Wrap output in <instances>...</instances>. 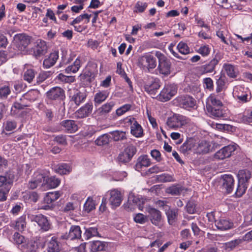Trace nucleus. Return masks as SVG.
Instances as JSON below:
<instances>
[{
	"mask_svg": "<svg viewBox=\"0 0 252 252\" xmlns=\"http://www.w3.org/2000/svg\"><path fill=\"white\" fill-rule=\"evenodd\" d=\"M27 96L31 100L34 101L39 96V92L37 90H32L28 92Z\"/></svg>",
	"mask_w": 252,
	"mask_h": 252,
	"instance_id": "60",
	"label": "nucleus"
},
{
	"mask_svg": "<svg viewBox=\"0 0 252 252\" xmlns=\"http://www.w3.org/2000/svg\"><path fill=\"white\" fill-rule=\"evenodd\" d=\"M81 61L78 58H77L73 63L68 65L65 69V72L66 73H75L77 72L81 67Z\"/></svg>",
	"mask_w": 252,
	"mask_h": 252,
	"instance_id": "34",
	"label": "nucleus"
},
{
	"mask_svg": "<svg viewBox=\"0 0 252 252\" xmlns=\"http://www.w3.org/2000/svg\"><path fill=\"white\" fill-rule=\"evenodd\" d=\"M60 243L57 237L53 236L48 243L47 252H61Z\"/></svg>",
	"mask_w": 252,
	"mask_h": 252,
	"instance_id": "29",
	"label": "nucleus"
},
{
	"mask_svg": "<svg viewBox=\"0 0 252 252\" xmlns=\"http://www.w3.org/2000/svg\"><path fill=\"white\" fill-rule=\"evenodd\" d=\"M226 83V78L224 75H221L216 81V91L219 93L225 89Z\"/></svg>",
	"mask_w": 252,
	"mask_h": 252,
	"instance_id": "45",
	"label": "nucleus"
},
{
	"mask_svg": "<svg viewBox=\"0 0 252 252\" xmlns=\"http://www.w3.org/2000/svg\"><path fill=\"white\" fill-rule=\"evenodd\" d=\"M160 87V81L158 79L155 78L144 86V90L153 97L157 94Z\"/></svg>",
	"mask_w": 252,
	"mask_h": 252,
	"instance_id": "10",
	"label": "nucleus"
},
{
	"mask_svg": "<svg viewBox=\"0 0 252 252\" xmlns=\"http://www.w3.org/2000/svg\"><path fill=\"white\" fill-rule=\"evenodd\" d=\"M107 246V244L105 242L94 241L91 244V251L96 252L105 250Z\"/></svg>",
	"mask_w": 252,
	"mask_h": 252,
	"instance_id": "35",
	"label": "nucleus"
},
{
	"mask_svg": "<svg viewBox=\"0 0 252 252\" xmlns=\"http://www.w3.org/2000/svg\"><path fill=\"white\" fill-rule=\"evenodd\" d=\"M220 183L222 189H224L228 193L232 192L234 188V179L231 175H221Z\"/></svg>",
	"mask_w": 252,
	"mask_h": 252,
	"instance_id": "7",
	"label": "nucleus"
},
{
	"mask_svg": "<svg viewBox=\"0 0 252 252\" xmlns=\"http://www.w3.org/2000/svg\"><path fill=\"white\" fill-rule=\"evenodd\" d=\"M218 62L216 59H213L209 63L197 67L196 68V71L199 75L211 73L214 70Z\"/></svg>",
	"mask_w": 252,
	"mask_h": 252,
	"instance_id": "13",
	"label": "nucleus"
},
{
	"mask_svg": "<svg viewBox=\"0 0 252 252\" xmlns=\"http://www.w3.org/2000/svg\"><path fill=\"white\" fill-rule=\"evenodd\" d=\"M61 183L59 179L55 176H52L50 178L46 177V184L50 188H55L59 186Z\"/></svg>",
	"mask_w": 252,
	"mask_h": 252,
	"instance_id": "49",
	"label": "nucleus"
},
{
	"mask_svg": "<svg viewBox=\"0 0 252 252\" xmlns=\"http://www.w3.org/2000/svg\"><path fill=\"white\" fill-rule=\"evenodd\" d=\"M109 137L108 134H104L99 136L95 141V144L98 146H103L109 143Z\"/></svg>",
	"mask_w": 252,
	"mask_h": 252,
	"instance_id": "56",
	"label": "nucleus"
},
{
	"mask_svg": "<svg viewBox=\"0 0 252 252\" xmlns=\"http://www.w3.org/2000/svg\"><path fill=\"white\" fill-rule=\"evenodd\" d=\"M62 237L63 239L71 240L79 239L81 237L80 227L77 225H72L69 229V232L65 233Z\"/></svg>",
	"mask_w": 252,
	"mask_h": 252,
	"instance_id": "18",
	"label": "nucleus"
},
{
	"mask_svg": "<svg viewBox=\"0 0 252 252\" xmlns=\"http://www.w3.org/2000/svg\"><path fill=\"white\" fill-rule=\"evenodd\" d=\"M142 60H144L147 62V64L146 67L153 69L155 68L157 65L156 58L150 54H146L144 55Z\"/></svg>",
	"mask_w": 252,
	"mask_h": 252,
	"instance_id": "40",
	"label": "nucleus"
},
{
	"mask_svg": "<svg viewBox=\"0 0 252 252\" xmlns=\"http://www.w3.org/2000/svg\"><path fill=\"white\" fill-rule=\"evenodd\" d=\"M12 183L10 179H7L5 176H0V187H3V190L9 191Z\"/></svg>",
	"mask_w": 252,
	"mask_h": 252,
	"instance_id": "47",
	"label": "nucleus"
},
{
	"mask_svg": "<svg viewBox=\"0 0 252 252\" xmlns=\"http://www.w3.org/2000/svg\"><path fill=\"white\" fill-rule=\"evenodd\" d=\"M189 122V120L186 116L179 114H174L167 119L166 124L169 128L175 129L181 127Z\"/></svg>",
	"mask_w": 252,
	"mask_h": 252,
	"instance_id": "4",
	"label": "nucleus"
},
{
	"mask_svg": "<svg viewBox=\"0 0 252 252\" xmlns=\"http://www.w3.org/2000/svg\"><path fill=\"white\" fill-rule=\"evenodd\" d=\"M11 94L10 87L9 84L0 87V99H5Z\"/></svg>",
	"mask_w": 252,
	"mask_h": 252,
	"instance_id": "48",
	"label": "nucleus"
},
{
	"mask_svg": "<svg viewBox=\"0 0 252 252\" xmlns=\"http://www.w3.org/2000/svg\"><path fill=\"white\" fill-rule=\"evenodd\" d=\"M147 211L149 213L148 217L151 222L155 225L158 226L161 220V212L154 208L149 207Z\"/></svg>",
	"mask_w": 252,
	"mask_h": 252,
	"instance_id": "15",
	"label": "nucleus"
},
{
	"mask_svg": "<svg viewBox=\"0 0 252 252\" xmlns=\"http://www.w3.org/2000/svg\"><path fill=\"white\" fill-rule=\"evenodd\" d=\"M194 142L192 139L187 140L180 147V151L183 154L188 153L189 151L194 149Z\"/></svg>",
	"mask_w": 252,
	"mask_h": 252,
	"instance_id": "39",
	"label": "nucleus"
},
{
	"mask_svg": "<svg viewBox=\"0 0 252 252\" xmlns=\"http://www.w3.org/2000/svg\"><path fill=\"white\" fill-rule=\"evenodd\" d=\"M96 72L92 68H87L80 75L81 80L87 82H92L95 77Z\"/></svg>",
	"mask_w": 252,
	"mask_h": 252,
	"instance_id": "24",
	"label": "nucleus"
},
{
	"mask_svg": "<svg viewBox=\"0 0 252 252\" xmlns=\"http://www.w3.org/2000/svg\"><path fill=\"white\" fill-rule=\"evenodd\" d=\"M183 189L179 185H174L168 188L166 192L173 195H180Z\"/></svg>",
	"mask_w": 252,
	"mask_h": 252,
	"instance_id": "54",
	"label": "nucleus"
},
{
	"mask_svg": "<svg viewBox=\"0 0 252 252\" xmlns=\"http://www.w3.org/2000/svg\"><path fill=\"white\" fill-rule=\"evenodd\" d=\"M28 219L31 222L36 223L41 231H47L51 229V224L47 218L41 214L28 213Z\"/></svg>",
	"mask_w": 252,
	"mask_h": 252,
	"instance_id": "3",
	"label": "nucleus"
},
{
	"mask_svg": "<svg viewBox=\"0 0 252 252\" xmlns=\"http://www.w3.org/2000/svg\"><path fill=\"white\" fill-rule=\"evenodd\" d=\"M112 138L115 141L126 139V132L123 131L115 130L110 132Z\"/></svg>",
	"mask_w": 252,
	"mask_h": 252,
	"instance_id": "44",
	"label": "nucleus"
},
{
	"mask_svg": "<svg viewBox=\"0 0 252 252\" xmlns=\"http://www.w3.org/2000/svg\"><path fill=\"white\" fill-rule=\"evenodd\" d=\"M46 175L42 172H36L34 173L32 178L40 185H45Z\"/></svg>",
	"mask_w": 252,
	"mask_h": 252,
	"instance_id": "41",
	"label": "nucleus"
},
{
	"mask_svg": "<svg viewBox=\"0 0 252 252\" xmlns=\"http://www.w3.org/2000/svg\"><path fill=\"white\" fill-rule=\"evenodd\" d=\"M61 125L64 128V130L68 133L75 132L78 130V126L73 120H64L62 122Z\"/></svg>",
	"mask_w": 252,
	"mask_h": 252,
	"instance_id": "27",
	"label": "nucleus"
},
{
	"mask_svg": "<svg viewBox=\"0 0 252 252\" xmlns=\"http://www.w3.org/2000/svg\"><path fill=\"white\" fill-rule=\"evenodd\" d=\"M56 79L63 83H70L75 81V77L73 76H66L60 73L56 78Z\"/></svg>",
	"mask_w": 252,
	"mask_h": 252,
	"instance_id": "55",
	"label": "nucleus"
},
{
	"mask_svg": "<svg viewBox=\"0 0 252 252\" xmlns=\"http://www.w3.org/2000/svg\"><path fill=\"white\" fill-rule=\"evenodd\" d=\"M53 73L51 71H41L37 77H36V82L37 84H40L44 81L49 78Z\"/></svg>",
	"mask_w": 252,
	"mask_h": 252,
	"instance_id": "50",
	"label": "nucleus"
},
{
	"mask_svg": "<svg viewBox=\"0 0 252 252\" xmlns=\"http://www.w3.org/2000/svg\"><path fill=\"white\" fill-rule=\"evenodd\" d=\"M236 144L229 145L221 148L214 155V158L218 159H223L230 157L232 153L236 150Z\"/></svg>",
	"mask_w": 252,
	"mask_h": 252,
	"instance_id": "8",
	"label": "nucleus"
},
{
	"mask_svg": "<svg viewBox=\"0 0 252 252\" xmlns=\"http://www.w3.org/2000/svg\"><path fill=\"white\" fill-rule=\"evenodd\" d=\"M237 177L238 182L235 194L237 197H241L248 188V183L252 177V174L249 170H241L238 173Z\"/></svg>",
	"mask_w": 252,
	"mask_h": 252,
	"instance_id": "1",
	"label": "nucleus"
},
{
	"mask_svg": "<svg viewBox=\"0 0 252 252\" xmlns=\"http://www.w3.org/2000/svg\"><path fill=\"white\" fill-rule=\"evenodd\" d=\"M130 133L135 137H142L143 133V129L141 125L137 122L133 124L130 126Z\"/></svg>",
	"mask_w": 252,
	"mask_h": 252,
	"instance_id": "31",
	"label": "nucleus"
},
{
	"mask_svg": "<svg viewBox=\"0 0 252 252\" xmlns=\"http://www.w3.org/2000/svg\"><path fill=\"white\" fill-rule=\"evenodd\" d=\"M156 179L160 183L172 182L175 181L173 175L166 173L157 175Z\"/></svg>",
	"mask_w": 252,
	"mask_h": 252,
	"instance_id": "43",
	"label": "nucleus"
},
{
	"mask_svg": "<svg viewBox=\"0 0 252 252\" xmlns=\"http://www.w3.org/2000/svg\"><path fill=\"white\" fill-rule=\"evenodd\" d=\"M206 109L210 115L215 118H221L224 116V113L221 107H212L206 106Z\"/></svg>",
	"mask_w": 252,
	"mask_h": 252,
	"instance_id": "33",
	"label": "nucleus"
},
{
	"mask_svg": "<svg viewBox=\"0 0 252 252\" xmlns=\"http://www.w3.org/2000/svg\"><path fill=\"white\" fill-rule=\"evenodd\" d=\"M116 105V102L114 100L107 101L102 105L98 109L99 113L103 115L109 113Z\"/></svg>",
	"mask_w": 252,
	"mask_h": 252,
	"instance_id": "30",
	"label": "nucleus"
},
{
	"mask_svg": "<svg viewBox=\"0 0 252 252\" xmlns=\"http://www.w3.org/2000/svg\"><path fill=\"white\" fill-rule=\"evenodd\" d=\"M210 149V145L205 140L200 141L194 145V152L197 154H206L209 152Z\"/></svg>",
	"mask_w": 252,
	"mask_h": 252,
	"instance_id": "23",
	"label": "nucleus"
},
{
	"mask_svg": "<svg viewBox=\"0 0 252 252\" xmlns=\"http://www.w3.org/2000/svg\"><path fill=\"white\" fill-rule=\"evenodd\" d=\"M151 162L148 156L146 155L140 156L138 158L135 165V169L140 171L143 167H147L151 165Z\"/></svg>",
	"mask_w": 252,
	"mask_h": 252,
	"instance_id": "22",
	"label": "nucleus"
},
{
	"mask_svg": "<svg viewBox=\"0 0 252 252\" xmlns=\"http://www.w3.org/2000/svg\"><path fill=\"white\" fill-rule=\"evenodd\" d=\"M131 107V106L130 104H125L116 110V114L118 116H121L124 114L126 112L129 111Z\"/></svg>",
	"mask_w": 252,
	"mask_h": 252,
	"instance_id": "59",
	"label": "nucleus"
},
{
	"mask_svg": "<svg viewBox=\"0 0 252 252\" xmlns=\"http://www.w3.org/2000/svg\"><path fill=\"white\" fill-rule=\"evenodd\" d=\"M179 101L180 106L186 109L194 107L196 104L195 99L190 96H181Z\"/></svg>",
	"mask_w": 252,
	"mask_h": 252,
	"instance_id": "21",
	"label": "nucleus"
},
{
	"mask_svg": "<svg viewBox=\"0 0 252 252\" xmlns=\"http://www.w3.org/2000/svg\"><path fill=\"white\" fill-rule=\"evenodd\" d=\"M177 48L179 52L182 54L187 55L189 53V48L188 45L183 41L179 42Z\"/></svg>",
	"mask_w": 252,
	"mask_h": 252,
	"instance_id": "57",
	"label": "nucleus"
},
{
	"mask_svg": "<svg viewBox=\"0 0 252 252\" xmlns=\"http://www.w3.org/2000/svg\"><path fill=\"white\" fill-rule=\"evenodd\" d=\"M26 226V216L23 215L15 221L14 228L20 231H23Z\"/></svg>",
	"mask_w": 252,
	"mask_h": 252,
	"instance_id": "42",
	"label": "nucleus"
},
{
	"mask_svg": "<svg viewBox=\"0 0 252 252\" xmlns=\"http://www.w3.org/2000/svg\"><path fill=\"white\" fill-rule=\"evenodd\" d=\"M47 97L51 100H60L65 98L64 91L60 87H56L47 92Z\"/></svg>",
	"mask_w": 252,
	"mask_h": 252,
	"instance_id": "12",
	"label": "nucleus"
},
{
	"mask_svg": "<svg viewBox=\"0 0 252 252\" xmlns=\"http://www.w3.org/2000/svg\"><path fill=\"white\" fill-rule=\"evenodd\" d=\"M223 68L229 77L234 78L237 77V71L233 65L224 63L223 65Z\"/></svg>",
	"mask_w": 252,
	"mask_h": 252,
	"instance_id": "36",
	"label": "nucleus"
},
{
	"mask_svg": "<svg viewBox=\"0 0 252 252\" xmlns=\"http://www.w3.org/2000/svg\"><path fill=\"white\" fill-rule=\"evenodd\" d=\"M36 72L33 69H28L25 70L23 74V79L27 82L31 83L35 78Z\"/></svg>",
	"mask_w": 252,
	"mask_h": 252,
	"instance_id": "46",
	"label": "nucleus"
},
{
	"mask_svg": "<svg viewBox=\"0 0 252 252\" xmlns=\"http://www.w3.org/2000/svg\"><path fill=\"white\" fill-rule=\"evenodd\" d=\"M134 220L136 223L143 224L148 220V217L141 213L137 214L134 217Z\"/></svg>",
	"mask_w": 252,
	"mask_h": 252,
	"instance_id": "61",
	"label": "nucleus"
},
{
	"mask_svg": "<svg viewBox=\"0 0 252 252\" xmlns=\"http://www.w3.org/2000/svg\"><path fill=\"white\" fill-rule=\"evenodd\" d=\"M206 106H210L212 107H221L222 103L217 96L211 95L208 99Z\"/></svg>",
	"mask_w": 252,
	"mask_h": 252,
	"instance_id": "38",
	"label": "nucleus"
},
{
	"mask_svg": "<svg viewBox=\"0 0 252 252\" xmlns=\"http://www.w3.org/2000/svg\"><path fill=\"white\" fill-rule=\"evenodd\" d=\"M87 95L85 93L76 90L73 94L70 96V101L73 102L77 106H79L86 99Z\"/></svg>",
	"mask_w": 252,
	"mask_h": 252,
	"instance_id": "25",
	"label": "nucleus"
},
{
	"mask_svg": "<svg viewBox=\"0 0 252 252\" xmlns=\"http://www.w3.org/2000/svg\"><path fill=\"white\" fill-rule=\"evenodd\" d=\"M59 58L58 52L51 53L49 56L43 61V65L45 68H49L53 66Z\"/></svg>",
	"mask_w": 252,
	"mask_h": 252,
	"instance_id": "28",
	"label": "nucleus"
},
{
	"mask_svg": "<svg viewBox=\"0 0 252 252\" xmlns=\"http://www.w3.org/2000/svg\"><path fill=\"white\" fill-rule=\"evenodd\" d=\"M108 193L110 195L109 201L113 208L119 206L122 201V195L120 191L114 189L109 191Z\"/></svg>",
	"mask_w": 252,
	"mask_h": 252,
	"instance_id": "14",
	"label": "nucleus"
},
{
	"mask_svg": "<svg viewBox=\"0 0 252 252\" xmlns=\"http://www.w3.org/2000/svg\"><path fill=\"white\" fill-rule=\"evenodd\" d=\"M177 86L174 84H166L159 94V99L163 102L168 101L177 93Z\"/></svg>",
	"mask_w": 252,
	"mask_h": 252,
	"instance_id": "5",
	"label": "nucleus"
},
{
	"mask_svg": "<svg viewBox=\"0 0 252 252\" xmlns=\"http://www.w3.org/2000/svg\"><path fill=\"white\" fill-rule=\"evenodd\" d=\"M14 40L20 50H24L30 43L31 38L25 34H16Z\"/></svg>",
	"mask_w": 252,
	"mask_h": 252,
	"instance_id": "17",
	"label": "nucleus"
},
{
	"mask_svg": "<svg viewBox=\"0 0 252 252\" xmlns=\"http://www.w3.org/2000/svg\"><path fill=\"white\" fill-rule=\"evenodd\" d=\"M178 213V209H171L170 208H168L167 209H166L165 214L167 217L168 221L170 224H172L176 221Z\"/></svg>",
	"mask_w": 252,
	"mask_h": 252,
	"instance_id": "32",
	"label": "nucleus"
},
{
	"mask_svg": "<svg viewBox=\"0 0 252 252\" xmlns=\"http://www.w3.org/2000/svg\"><path fill=\"white\" fill-rule=\"evenodd\" d=\"M99 235L97 229L96 227H90L86 229L84 234V237L87 240L92 237L96 236Z\"/></svg>",
	"mask_w": 252,
	"mask_h": 252,
	"instance_id": "53",
	"label": "nucleus"
},
{
	"mask_svg": "<svg viewBox=\"0 0 252 252\" xmlns=\"http://www.w3.org/2000/svg\"><path fill=\"white\" fill-rule=\"evenodd\" d=\"M203 83L205 88L212 91L214 89V83L213 80L209 77L205 78L203 79Z\"/></svg>",
	"mask_w": 252,
	"mask_h": 252,
	"instance_id": "63",
	"label": "nucleus"
},
{
	"mask_svg": "<svg viewBox=\"0 0 252 252\" xmlns=\"http://www.w3.org/2000/svg\"><path fill=\"white\" fill-rule=\"evenodd\" d=\"M23 252H36V248L34 245L27 244L22 246Z\"/></svg>",
	"mask_w": 252,
	"mask_h": 252,
	"instance_id": "64",
	"label": "nucleus"
},
{
	"mask_svg": "<svg viewBox=\"0 0 252 252\" xmlns=\"http://www.w3.org/2000/svg\"><path fill=\"white\" fill-rule=\"evenodd\" d=\"M91 17V14L89 15L86 13L80 15L77 17H76L75 19H74L70 23V25L72 26H74L75 24L79 23L84 19V18H87V21L86 23H88L90 22Z\"/></svg>",
	"mask_w": 252,
	"mask_h": 252,
	"instance_id": "58",
	"label": "nucleus"
},
{
	"mask_svg": "<svg viewBox=\"0 0 252 252\" xmlns=\"http://www.w3.org/2000/svg\"><path fill=\"white\" fill-rule=\"evenodd\" d=\"M39 197V195L35 191L27 192L24 195V199L30 202H36Z\"/></svg>",
	"mask_w": 252,
	"mask_h": 252,
	"instance_id": "52",
	"label": "nucleus"
},
{
	"mask_svg": "<svg viewBox=\"0 0 252 252\" xmlns=\"http://www.w3.org/2000/svg\"><path fill=\"white\" fill-rule=\"evenodd\" d=\"M110 94L108 90H102L97 91L94 95V102L95 106H97L104 102Z\"/></svg>",
	"mask_w": 252,
	"mask_h": 252,
	"instance_id": "20",
	"label": "nucleus"
},
{
	"mask_svg": "<svg viewBox=\"0 0 252 252\" xmlns=\"http://www.w3.org/2000/svg\"><path fill=\"white\" fill-rule=\"evenodd\" d=\"M93 105L92 102L86 103L78 109L75 113L78 118H84L88 117L92 112Z\"/></svg>",
	"mask_w": 252,
	"mask_h": 252,
	"instance_id": "19",
	"label": "nucleus"
},
{
	"mask_svg": "<svg viewBox=\"0 0 252 252\" xmlns=\"http://www.w3.org/2000/svg\"><path fill=\"white\" fill-rule=\"evenodd\" d=\"M241 242L242 240L241 239H236L223 244V247L226 250L231 251L235 248Z\"/></svg>",
	"mask_w": 252,
	"mask_h": 252,
	"instance_id": "51",
	"label": "nucleus"
},
{
	"mask_svg": "<svg viewBox=\"0 0 252 252\" xmlns=\"http://www.w3.org/2000/svg\"><path fill=\"white\" fill-rule=\"evenodd\" d=\"M244 90L245 88L242 86L236 87L234 90L233 96L241 103H246L251 99V95L248 94V92Z\"/></svg>",
	"mask_w": 252,
	"mask_h": 252,
	"instance_id": "9",
	"label": "nucleus"
},
{
	"mask_svg": "<svg viewBox=\"0 0 252 252\" xmlns=\"http://www.w3.org/2000/svg\"><path fill=\"white\" fill-rule=\"evenodd\" d=\"M47 52V46L46 42L41 39H37L35 42V45L33 48V56L37 59L44 56Z\"/></svg>",
	"mask_w": 252,
	"mask_h": 252,
	"instance_id": "11",
	"label": "nucleus"
},
{
	"mask_svg": "<svg viewBox=\"0 0 252 252\" xmlns=\"http://www.w3.org/2000/svg\"><path fill=\"white\" fill-rule=\"evenodd\" d=\"M215 225L218 229L223 231L231 228L233 223L226 219L221 218L215 220Z\"/></svg>",
	"mask_w": 252,
	"mask_h": 252,
	"instance_id": "26",
	"label": "nucleus"
},
{
	"mask_svg": "<svg viewBox=\"0 0 252 252\" xmlns=\"http://www.w3.org/2000/svg\"><path fill=\"white\" fill-rule=\"evenodd\" d=\"M55 171L61 175L66 174L71 172V168L66 163H62L55 167Z\"/></svg>",
	"mask_w": 252,
	"mask_h": 252,
	"instance_id": "37",
	"label": "nucleus"
},
{
	"mask_svg": "<svg viewBox=\"0 0 252 252\" xmlns=\"http://www.w3.org/2000/svg\"><path fill=\"white\" fill-rule=\"evenodd\" d=\"M135 146L132 145H128L123 152H121L118 157V160L122 163H127L131 160L132 158L136 153Z\"/></svg>",
	"mask_w": 252,
	"mask_h": 252,
	"instance_id": "6",
	"label": "nucleus"
},
{
	"mask_svg": "<svg viewBox=\"0 0 252 252\" xmlns=\"http://www.w3.org/2000/svg\"><path fill=\"white\" fill-rule=\"evenodd\" d=\"M61 196L59 191L48 192L44 198V202L47 204L42 207L45 210H48L53 207L52 203L56 201Z\"/></svg>",
	"mask_w": 252,
	"mask_h": 252,
	"instance_id": "16",
	"label": "nucleus"
},
{
	"mask_svg": "<svg viewBox=\"0 0 252 252\" xmlns=\"http://www.w3.org/2000/svg\"><path fill=\"white\" fill-rule=\"evenodd\" d=\"M155 55L158 61V67L155 70L156 74L161 75L163 77L168 76L171 73V62L159 51H157Z\"/></svg>",
	"mask_w": 252,
	"mask_h": 252,
	"instance_id": "2",
	"label": "nucleus"
},
{
	"mask_svg": "<svg viewBox=\"0 0 252 252\" xmlns=\"http://www.w3.org/2000/svg\"><path fill=\"white\" fill-rule=\"evenodd\" d=\"M95 208V205L92 199L88 198L84 205V210L87 213L90 212Z\"/></svg>",
	"mask_w": 252,
	"mask_h": 252,
	"instance_id": "62",
	"label": "nucleus"
}]
</instances>
